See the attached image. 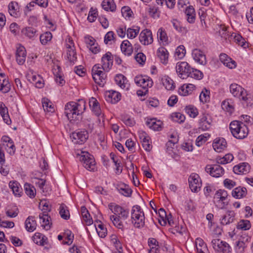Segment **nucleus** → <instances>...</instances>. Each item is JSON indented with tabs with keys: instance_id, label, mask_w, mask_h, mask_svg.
Returning a JSON list of instances; mask_svg holds the SVG:
<instances>
[{
	"instance_id": "39",
	"label": "nucleus",
	"mask_w": 253,
	"mask_h": 253,
	"mask_svg": "<svg viewBox=\"0 0 253 253\" xmlns=\"http://www.w3.org/2000/svg\"><path fill=\"white\" fill-rule=\"evenodd\" d=\"M196 247L198 253H205L208 251L207 247L204 241L201 238L196 240Z\"/></svg>"
},
{
	"instance_id": "19",
	"label": "nucleus",
	"mask_w": 253,
	"mask_h": 253,
	"mask_svg": "<svg viewBox=\"0 0 253 253\" xmlns=\"http://www.w3.org/2000/svg\"><path fill=\"white\" fill-rule=\"evenodd\" d=\"M211 120L208 114H204L199 120V128L203 131L210 129Z\"/></svg>"
},
{
	"instance_id": "4",
	"label": "nucleus",
	"mask_w": 253,
	"mask_h": 253,
	"mask_svg": "<svg viewBox=\"0 0 253 253\" xmlns=\"http://www.w3.org/2000/svg\"><path fill=\"white\" fill-rule=\"evenodd\" d=\"M230 131L233 136L239 139L246 137L249 133L248 127L243 122L239 121H233L229 126Z\"/></svg>"
},
{
	"instance_id": "26",
	"label": "nucleus",
	"mask_w": 253,
	"mask_h": 253,
	"mask_svg": "<svg viewBox=\"0 0 253 253\" xmlns=\"http://www.w3.org/2000/svg\"><path fill=\"white\" fill-rule=\"evenodd\" d=\"M195 89V86L191 84H184L178 89V93L181 96H186L191 94Z\"/></svg>"
},
{
	"instance_id": "40",
	"label": "nucleus",
	"mask_w": 253,
	"mask_h": 253,
	"mask_svg": "<svg viewBox=\"0 0 253 253\" xmlns=\"http://www.w3.org/2000/svg\"><path fill=\"white\" fill-rule=\"evenodd\" d=\"M25 193L30 198H34L36 194V190L35 187L31 184L26 183L24 186Z\"/></svg>"
},
{
	"instance_id": "6",
	"label": "nucleus",
	"mask_w": 253,
	"mask_h": 253,
	"mask_svg": "<svg viewBox=\"0 0 253 253\" xmlns=\"http://www.w3.org/2000/svg\"><path fill=\"white\" fill-rule=\"evenodd\" d=\"M70 137L75 144H82L84 143L88 138V133L84 129H79L72 132Z\"/></svg>"
},
{
	"instance_id": "35",
	"label": "nucleus",
	"mask_w": 253,
	"mask_h": 253,
	"mask_svg": "<svg viewBox=\"0 0 253 253\" xmlns=\"http://www.w3.org/2000/svg\"><path fill=\"white\" fill-rule=\"evenodd\" d=\"M25 227L28 232L34 231L37 227V222L33 216H29L26 220Z\"/></svg>"
},
{
	"instance_id": "28",
	"label": "nucleus",
	"mask_w": 253,
	"mask_h": 253,
	"mask_svg": "<svg viewBox=\"0 0 253 253\" xmlns=\"http://www.w3.org/2000/svg\"><path fill=\"white\" fill-rule=\"evenodd\" d=\"M186 19L188 23L193 24L195 21L196 13L193 6L190 5L186 7L185 10Z\"/></svg>"
},
{
	"instance_id": "2",
	"label": "nucleus",
	"mask_w": 253,
	"mask_h": 253,
	"mask_svg": "<svg viewBox=\"0 0 253 253\" xmlns=\"http://www.w3.org/2000/svg\"><path fill=\"white\" fill-rule=\"evenodd\" d=\"M85 110V102L79 100L78 102L71 101L66 104L65 107V114L68 119L71 121L77 119L78 116L82 114Z\"/></svg>"
},
{
	"instance_id": "23",
	"label": "nucleus",
	"mask_w": 253,
	"mask_h": 253,
	"mask_svg": "<svg viewBox=\"0 0 253 253\" xmlns=\"http://www.w3.org/2000/svg\"><path fill=\"white\" fill-rule=\"evenodd\" d=\"M219 59L224 65L230 69H233L236 67V62L225 53H221L219 56Z\"/></svg>"
},
{
	"instance_id": "49",
	"label": "nucleus",
	"mask_w": 253,
	"mask_h": 253,
	"mask_svg": "<svg viewBox=\"0 0 253 253\" xmlns=\"http://www.w3.org/2000/svg\"><path fill=\"white\" fill-rule=\"evenodd\" d=\"M210 91L205 88L200 94L199 98L200 101L203 103H207L209 101L210 98Z\"/></svg>"
},
{
	"instance_id": "3",
	"label": "nucleus",
	"mask_w": 253,
	"mask_h": 253,
	"mask_svg": "<svg viewBox=\"0 0 253 253\" xmlns=\"http://www.w3.org/2000/svg\"><path fill=\"white\" fill-rule=\"evenodd\" d=\"M230 91L234 96L241 99L243 105L249 106L253 104V96L248 93L240 85L236 84H231L230 86Z\"/></svg>"
},
{
	"instance_id": "29",
	"label": "nucleus",
	"mask_w": 253,
	"mask_h": 253,
	"mask_svg": "<svg viewBox=\"0 0 253 253\" xmlns=\"http://www.w3.org/2000/svg\"><path fill=\"white\" fill-rule=\"evenodd\" d=\"M247 194V190L245 187L239 186L232 191V196L236 199H241L245 197Z\"/></svg>"
},
{
	"instance_id": "33",
	"label": "nucleus",
	"mask_w": 253,
	"mask_h": 253,
	"mask_svg": "<svg viewBox=\"0 0 253 253\" xmlns=\"http://www.w3.org/2000/svg\"><path fill=\"white\" fill-rule=\"evenodd\" d=\"M115 81L116 84L122 88H128V84H127V80L126 78L123 75L119 74L116 76Z\"/></svg>"
},
{
	"instance_id": "17",
	"label": "nucleus",
	"mask_w": 253,
	"mask_h": 253,
	"mask_svg": "<svg viewBox=\"0 0 253 253\" xmlns=\"http://www.w3.org/2000/svg\"><path fill=\"white\" fill-rule=\"evenodd\" d=\"M192 55L193 59L197 63L199 64L205 65L207 64L206 55L201 50L199 49H194L192 50Z\"/></svg>"
},
{
	"instance_id": "1",
	"label": "nucleus",
	"mask_w": 253,
	"mask_h": 253,
	"mask_svg": "<svg viewBox=\"0 0 253 253\" xmlns=\"http://www.w3.org/2000/svg\"><path fill=\"white\" fill-rule=\"evenodd\" d=\"M109 208L112 212L116 214V215H112L110 216L113 224L119 229L123 230L124 226L121 221V219L126 220L127 218L129 215L128 210L112 203L109 205Z\"/></svg>"
},
{
	"instance_id": "20",
	"label": "nucleus",
	"mask_w": 253,
	"mask_h": 253,
	"mask_svg": "<svg viewBox=\"0 0 253 253\" xmlns=\"http://www.w3.org/2000/svg\"><path fill=\"white\" fill-rule=\"evenodd\" d=\"M26 51L25 47L20 46L17 48L16 53V59L17 63L19 65H23L26 60Z\"/></svg>"
},
{
	"instance_id": "15",
	"label": "nucleus",
	"mask_w": 253,
	"mask_h": 253,
	"mask_svg": "<svg viewBox=\"0 0 253 253\" xmlns=\"http://www.w3.org/2000/svg\"><path fill=\"white\" fill-rule=\"evenodd\" d=\"M140 42L144 45H149L153 42L152 34L150 30L144 29L141 31L139 37Z\"/></svg>"
},
{
	"instance_id": "41",
	"label": "nucleus",
	"mask_w": 253,
	"mask_h": 253,
	"mask_svg": "<svg viewBox=\"0 0 253 253\" xmlns=\"http://www.w3.org/2000/svg\"><path fill=\"white\" fill-rule=\"evenodd\" d=\"M42 104L43 109L45 112L52 113L54 111V108L52 102L47 98H42Z\"/></svg>"
},
{
	"instance_id": "18",
	"label": "nucleus",
	"mask_w": 253,
	"mask_h": 253,
	"mask_svg": "<svg viewBox=\"0 0 253 253\" xmlns=\"http://www.w3.org/2000/svg\"><path fill=\"white\" fill-rule=\"evenodd\" d=\"M89 105L92 111L97 117L103 116L99 103L94 97H91L89 100Z\"/></svg>"
},
{
	"instance_id": "44",
	"label": "nucleus",
	"mask_w": 253,
	"mask_h": 253,
	"mask_svg": "<svg viewBox=\"0 0 253 253\" xmlns=\"http://www.w3.org/2000/svg\"><path fill=\"white\" fill-rule=\"evenodd\" d=\"M203 76V74L201 71L192 68L188 74V77L198 80L202 79Z\"/></svg>"
},
{
	"instance_id": "59",
	"label": "nucleus",
	"mask_w": 253,
	"mask_h": 253,
	"mask_svg": "<svg viewBox=\"0 0 253 253\" xmlns=\"http://www.w3.org/2000/svg\"><path fill=\"white\" fill-rule=\"evenodd\" d=\"M171 117L173 121L179 124L184 122L185 119V117L183 114L178 112L173 113Z\"/></svg>"
},
{
	"instance_id": "51",
	"label": "nucleus",
	"mask_w": 253,
	"mask_h": 253,
	"mask_svg": "<svg viewBox=\"0 0 253 253\" xmlns=\"http://www.w3.org/2000/svg\"><path fill=\"white\" fill-rule=\"evenodd\" d=\"M3 147V149H6L7 153L10 155H12L15 153V147L13 141L10 142L9 143H3L1 144Z\"/></svg>"
},
{
	"instance_id": "62",
	"label": "nucleus",
	"mask_w": 253,
	"mask_h": 253,
	"mask_svg": "<svg viewBox=\"0 0 253 253\" xmlns=\"http://www.w3.org/2000/svg\"><path fill=\"white\" fill-rule=\"evenodd\" d=\"M121 12L122 15L126 19L131 17L133 13L132 10L128 6H124L122 8Z\"/></svg>"
},
{
	"instance_id": "50",
	"label": "nucleus",
	"mask_w": 253,
	"mask_h": 253,
	"mask_svg": "<svg viewBox=\"0 0 253 253\" xmlns=\"http://www.w3.org/2000/svg\"><path fill=\"white\" fill-rule=\"evenodd\" d=\"M159 222L162 226H165L167 222L170 226L173 227L175 225L172 216L170 213H169L165 219H159Z\"/></svg>"
},
{
	"instance_id": "10",
	"label": "nucleus",
	"mask_w": 253,
	"mask_h": 253,
	"mask_svg": "<svg viewBox=\"0 0 253 253\" xmlns=\"http://www.w3.org/2000/svg\"><path fill=\"white\" fill-rule=\"evenodd\" d=\"M228 196L227 192L224 190L219 189L216 192L214 199L216 200L217 206L220 209H224L228 205L226 201Z\"/></svg>"
},
{
	"instance_id": "9",
	"label": "nucleus",
	"mask_w": 253,
	"mask_h": 253,
	"mask_svg": "<svg viewBox=\"0 0 253 253\" xmlns=\"http://www.w3.org/2000/svg\"><path fill=\"white\" fill-rule=\"evenodd\" d=\"M214 250L218 253H229L230 252V247L226 242L218 239H213L211 242Z\"/></svg>"
},
{
	"instance_id": "42",
	"label": "nucleus",
	"mask_w": 253,
	"mask_h": 253,
	"mask_svg": "<svg viewBox=\"0 0 253 253\" xmlns=\"http://www.w3.org/2000/svg\"><path fill=\"white\" fill-rule=\"evenodd\" d=\"M67 57L72 65L77 61V54L75 49L70 48L67 50Z\"/></svg>"
},
{
	"instance_id": "60",
	"label": "nucleus",
	"mask_w": 253,
	"mask_h": 253,
	"mask_svg": "<svg viewBox=\"0 0 253 253\" xmlns=\"http://www.w3.org/2000/svg\"><path fill=\"white\" fill-rule=\"evenodd\" d=\"M185 111L191 117L195 118L198 115V111L196 108L192 106L186 107Z\"/></svg>"
},
{
	"instance_id": "32",
	"label": "nucleus",
	"mask_w": 253,
	"mask_h": 253,
	"mask_svg": "<svg viewBox=\"0 0 253 253\" xmlns=\"http://www.w3.org/2000/svg\"><path fill=\"white\" fill-rule=\"evenodd\" d=\"M161 82L168 90H173L175 87L173 81L168 76L163 77L161 79Z\"/></svg>"
},
{
	"instance_id": "58",
	"label": "nucleus",
	"mask_w": 253,
	"mask_h": 253,
	"mask_svg": "<svg viewBox=\"0 0 253 253\" xmlns=\"http://www.w3.org/2000/svg\"><path fill=\"white\" fill-rule=\"evenodd\" d=\"M109 93L108 97L111 98L112 103H116L121 99V95L119 92L112 90Z\"/></svg>"
},
{
	"instance_id": "46",
	"label": "nucleus",
	"mask_w": 253,
	"mask_h": 253,
	"mask_svg": "<svg viewBox=\"0 0 253 253\" xmlns=\"http://www.w3.org/2000/svg\"><path fill=\"white\" fill-rule=\"evenodd\" d=\"M234 159L233 156L231 154H227L222 158L216 159V162L218 164H225L231 162Z\"/></svg>"
},
{
	"instance_id": "53",
	"label": "nucleus",
	"mask_w": 253,
	"mask_h": 253,
	"mask_svg": "<svg viewBox=\"0 0 253 253\" xmlns=\"http://www.w3.org/2000/svg\"><path fill=\"white\" fill-rule=\"evenodd\" d=\"M95 228L99 237L104 238L106 236L107 234V229L103 224L100 223L97 225V227L95 226Z\"/></svg>"
},
{
	"instance_id": "52",
	"label": "nucleus",
	"mask_w": 253,
	"mask_h": 253,
	"mask_svg": "<svg viewBox=\"0 0 253 253\" xmlns=\"http://www.w3.org/2000/svg\"><path fill=\"white\" fill-rule=\"evenodd\" d=\"M10 90V85L7 80L5 79L3 80L2 82L1 83L0 80V91L3 93L9 92Z\"/></svg>"
},
{
	"instance_id": "8",
	"label": "nucleus",
	"mask_w": 253,
	"mask_h": 253,
	"mask_svg": "<svg viewBox=\"0 0 253 253\" xmlns=\"http://www.w3.org/2000/svg\"><path fill=\"white\" fill-rule=\"evenodd\" d=\"M101 68L98 64L95 65L92 69V76L94 82L101 86H103L105 83L106 75L99 69Z\"/></svg>"
},
{
	"instance_id": "55",
	"label": "nucleus",
	"mask_w": 253,
	"mask_h": 253,
	"mask_svg": "<svg viewBox=\"0 0 253 253\" xmlns=\"http://www.w3.org/2000/svg\"><path fill=\"white\" fill-rule=\"evenodd\" d=\"M139 32V28L136 27L135 28H129L126 30L127 37L129 39L134 38Z\"/></svg>"
},
{
	"instance_id": "64",
	"label": "nucleus",
	"mask_w": 253,
	"mask_h": 253,
	"mask_svg": "<svg viewBox=\"0 0 253 253\" xmlns=\"http://www.w3.org/2000/svg\"><path fill=\"white\" fill-rule=\"evenodd\" d=\"M171 23L176 31L179 32H183L185 31V28L181 26L180 22L176 19L172 20Z\"/></svg>"
},
{
	"instance_id": "45",
	"label": "nucleus",
	"mask_w": 253,
	"mask_h": 253,
	"mask_svg": "<svg viewBox=\"0 0 253 253\" xmlns=\"http://www.w3.org/2000/svg\"><path fill=\"white\" fill-rule=\"evenodd\" d=\"M185 53V47L183 45H180L175 49L174 56L176 59H181L184 57Z\"/></svg>"
},
{
	"instance_id": "57",
	"label": "nucleus",
	"mask_w": 253,
	"mask_h": 253,
	"mask_svg": "<svg viewBox=\"0 0 253 253\" xmlns=\"http://www.w3.org/2000/svg\"><path fill=\"white\" fill-rule=\"evenodd\" d=\"M148 12L149 15L154 18H159L160 16V12L158 7L155 6L149 5Z\"/></svg>"
},
{
	"instance_id": "61",
	"label": "nucleus",
	"mask_w": 253,
	"mask_h": 253,
	"mask_svg": "<svg viewBox=\"0 0 253 253\" xmlns=\"http://www.w3.org/2000/svg\"><path fill=\"white\" fill-rule=\"evenodd\" d=\"M32 81L35 83L37 87L41 88L43 87V80L40 76H33L32 77Z\"/></svg>"
},
{
	"instance_id": "54",
	"label": "nucleus",
	"mask_w": 253,
	"mask_h": 253,
	"mask_svg": "<svg viewBox=\"0 0 253 253\" xmlns=\"http://www.w3.org/2000/svg\"><path fill=\"white\" fill-rule=\"evenodd\" d=\"M251 227V224L250 221L248 220H242L238 222L237 226V229H240L244 230H249Z\"/></svg>"
},
{
	"instance_id": "21",
	"label": "nucleus",
	"mask_w": 253,
	"mask_h": 253,
	"mask_svg": "<svg viewBox=\"0 0 253 253\" xmlns=\"http://www.w3.org/2000/svg\"><path fill=\"white\" fill-rule=\"evenodd\" d=\"M39 218L42 226L46 230L50 228L51 223L50 217L48 216L46 211H43L39 214Z\"/></svg>"
},
{
	"instance_id": "16",
	"label": "nucleus",
	"mask_w": 253,
	"mask_h": 253,
	"mask_svg": "<svg viewBox=\"0 0 253 253\" xmlns=\"http://www.w3.org/2000/svg\"><path fill=\"white\" fill-rule=\"evenodd\" d=\"M102 68L103 70L109 71L113 65V56L110 52H107L101 58Z\"/></svg>"
},
{
	"instance_id": "22",
	"label": "nucleus",
	"mask_w": 253,
	"mask_h": 253,
	"mask_svg": "<svg viewBox=\"0 0 253 253\" xmlns=\"http://www.w3.org/2000/svg\"><path fill=\"white\" fill-rule=\"evenodd\" d=\"M250 166L247 163H242L238 165L235 166L233 170L236 174H245L249 172Z\"/></svg>"
},
{
	"instance_id": "30",
	"label": "nucleus",
	"mask_w": 253,
	"mask_h": 253,
	"mask_svg": "<svg viewBox=\"0 0 253 253\" xmlns=\"http://www.w3.org/2000/svg\"><path fill=\"white\" fill-rule=\"evenodd\" d=\"M8 12L10 15L14 17H18L20 16L18 3L16 1L10 2L8 5Z\"/></svg>"
},
{
	"instance_id": "48",
	"label": "nucleus",
	"mask_w": 253,
	"mask_h": 253,
	"mask_svg": "<svg viewBox=\"0 0 253 253\" xmlns=\"http://www.w3.org/2000/svg\"><path fill=\"white\" fill-rule=\"evenodd\" d=\"M158 38L163 42L168 43V37L167 33L162 28H160L157 32Z\"/></svg>"
},
{
	"instance_id": "14",
	"label": "nucleus",
	"mask_w": 253,
	"mask_h": 253,
	"mask_svg": "<svg viewBox=\"0 0 253 253\" xmlns=\"http://www.w3.org/2000/svg\"><path fill=\"white\" fill-rule=\"evenodd\" d=\"M206 171L214 177H219L223 175L224 170L222 167L218 165H207L205 168Z\"/></svg>"
},
{
	"instance_id": "38",
	"label": "nucleus",
	"mask_w": 253,
	"mask_h": 253,
	"mask_svg": "<svg viewBox=\"0 0 253 253\" xmlns=\"http://www.w3.org/2000/svg\"><path fill=\"white\" fill-rule=\"evenodd\" d=\"M117 189L119 193L126 197H130L131 195L132 190L128 185L125 184L118 185Z\"/></svg>"
},
{
	"instance_id": "11",
	"label": "nucleus",
	"mask_w": 253,
	"mask_h": 253,
	"mask_svg": "<svg viewBox=\"0 0 253 253\" xmlns=\"http://www.w3.org/2000/svg\"><path fill=\"white\" fill-rule=\"evenodd\" d=\"M188 182L189 187L192 192L196 193L200 190L202 182L198 174L192 173L188 178Z\"/></svg>"
},
{
	"instance_id": "7",
	"label": "nucleus",
	"mask_w": 253,
	"mask_h": 253,
	"mask_svg": "<svg viewBox=\"0 0 253 253\" xmlns=\"http://www.w3.org/2000/svg\"><path fill=\"white\" fill-rule=\"evenodd\" d=\"M80 161L83 163L84 167L89 171H94L96 168L95 160L92 155L87 152H82Z\"/></svg>"
},
{
	"instance_id": "31",
	"label": "nucleus",
	"mask_w": 253,
	"mask_h": 253,
	"mask_svg": "<svg viewBox=\"0 0 253 253\" xmlns=\"http://www.w3.org/2000/svg\"><path fill=\"white\" fill-rule=\"evenodd\" d=\"M121 49L123 53L128 56L130 55L133 51L132 45L128 40H125L122 42Z\"/></svg>"
},
{
	"instance_id": "36",
	"label": "nucleus",
	"mask_w": 253,
	"mask_h": 253,
	"mask_svg": "<svg viewBox=\"0 0 253 253\" xmlns=\"http://www.w3.org/2000/svg\"><path fill=\"white\" fill-rule=\"evenodd\" d=\"M9 186L15 196L18 197L21 196L22 189L18 182L17 181H10Z\"/></svg>"
},
{
	"instance_id": "13",
	"label": "nucleus",
	"mask_w": 253,
	"mask_h": 253,
	"mask_svg": "<svg viewBox=\"0 0 253 253\" xmlns=\"http://www.w3.org/2000/svg\"><path fill=\"white\" fill-rule=\"evenodd\" d=\"M135 84L143 89H147L153 85V82L152 79L146 76H138L134 78Z\"/></svg>"
},
{
	"instance_id": "12",
	"label": "nucleus",
	"mask_w": 253,
	"mask_h": 253,
	"mask_svg": "<svg viewBox=\"0 0 253 253\" xmlns=\"http://www.w3.org/2000/svg\"><path fill=\"white\" fill-rule=\"evenodd\" d=\"M191 67L186 62H179L176 64V71L179 77L182 79H185L188 77Z\"/></svg>"
},
{
	"instance_id": "56",
	"label": "nucleus",
	"mask_w": 253,
	"mask_h": 253,
	"mask_svg": "<svg viewBox=\"0 0 253 253\" xmlns=\"http://www.w3.org/2000/svg\"><path fill=\"white\" fill-rule=\"evenodd\" d=\"M52 38V36L50 32H45L41 35L40 41L42 44L45 45L51 40Z\"/></svg>"
},
{
	"instance_id": "24",
	"label": "nucleus",
	"mask_w": 253,
	"mask_h": 253,
	"mask_svg": "<svg viewBox=\"0 0 253 253\" xmlns=\"http://www.w3.org/2000/svg\"><path fill=\"white\" fill-rule=\"evenodd\" d=\"M146 125L154 130L159 131L162 129L163 123L160 120H157L155 118L147 119L146 122Z\"/></svg>"
},
{
	"instance_id": "25",
	"label": "nucleus",
	"mask_w": 253,
	"mask_h": 253,
	"mask_svg": "<svg viewBox=\"0 0 253 253\" xmlns=\"http://www.w3.org/2000/svg\"><path fill=\"white\" fill-rule=\"evenodd\" d=\"M157 54L161 62L163 64L166 65L169 60V52L165 47H161L158 49Z\"/></svg>"
},
{
	"instance_id": "43",
	"label": "nucleus",
	"mask_w": 253,
	"mask_h": 253,
	"mask_svg": "<svg viewBox=\"0 0 253 253\" xmlns=\"http://www.w3.org/2000/svg\"><path fill=\"white\" fill-rule=\"evenodd\" d=\"M59 214L64 219L67 220L70 218V213L68 207L64 204H62L60 206Z\"/></svg>"
},
{
	"instance_id": "5",
	"label": "nucleus",
	"mask_w": 253,
	"mask_h": 253,
	"mask_svg": "<svg viewBox=\"0 0 253 253\" xmlns=\"http://www.w3.org/2000/svg\"><path fill=\"white\" fill-rule=\"evenodd\" d=\"M131 219L132 223L136 228L143 227L145 225L144 213L138 205L132 207L131 211Z\"/></svg>"
},
{
	"instance_id": "27",
	"label": "nucleus",
	"mask_w": 253,
	"mask_h": 253,
	"mask_svg": "<svg viewBox=\"0 0 253 253\" xmlns=\"http://www.w3.org/2000/svg\"><path fill=\"white\" fill-rule=\"evenodd\" d=\"M227 143L225 139L223 138L216 139L214 140L212 147L215 151L217 152H220L226 147Z\"/></svg>"
},
{
	"instance_id": "63",
	"label": "nucleus",
	"mask_w": 253,
	"mask_h": 253,
	"mask_svg": "<svg viewBox=\"0 0 253 253\" xmlns=\"http://www.w3.org/2000/svg\"><path fill=\"white\" fill-rule=\"evenodd\" d=\"M122 120L125 124V125L129 126H132L135 124L133 119L131 118L130 117L126 115L122 116Z\"/></svg>"
},
{
	"instance_id": "47",
	"label": "nucleus",
	"mask_w": 253,
	"mask_h": 253,
	"mask_svg": "<svg viewBox=\"0 0 253 253\" xmlns=\"http://www.w3.org/2000/svg\"><path fill=\"white\" fill-rule=\"evenodd\" d=\"M36 32V29L32 27H26L22 30L23 34L30 39H32L35 37Z\"/></svg>"
},
{
	"instance_id": "34",
	"label": "nucleus",
	"mask_w": 253,
	"mask_h": 253,
	"mask_svg": "<svg viewBox=\"0 0 253 253\" xmlns=\"http://www.w3.org/2000/svg\"><path fill=\"white\" fill-rule=\"evenodd\" d=\"M234 213L233 211H228L220 219V223L222 225H227L234 221Z\"/></svg>"
},
{
	"instance_id": "37",
	"label": "nucleus",
	"mask_w": 253,
	"mask_h": 253,
	"mask_svg": "<svg viewBox=\"0 0 253 253\" xmlns=\"http://www.w3.org/2000/svg\"><path fill=\"white\" fill-rule=\"evenodd\" d=\"M102 8L106 11L114 12L116 8L114 0H103L101 4Z\"/></svg>"
}]
</instances>
